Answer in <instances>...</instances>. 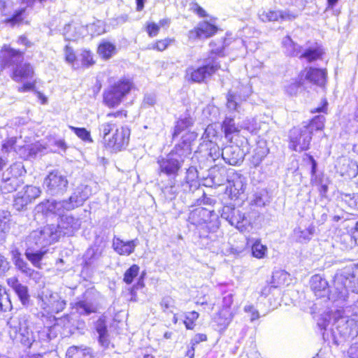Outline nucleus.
Masks as SVG:
<instances>
[{"mask_svg":"<svg viewBox=\"0 0 358 358\" xmlns=\"http://www.w3.org/2000/svg\"><path fill=\"white\" fill-rule=\"evenodd\" d=\"M314 231L313 227H310L304 230L299 228L295 230V234L296 235L299 241L301 242L303 241L309 240L310 236L314 234Z\"/></svg>","mask_w":358,"mask_h":358,"instance_id":"nucleus-45","label":"nucleus"},{"mask_svg":"<svg viewBox=\"0 0 358 358\" xmlns=\"http://www.w3.org/2000/svg\"><path fill=\"white\" fill-rule=\"evenodd\" d=\"M199 315V313L196 310H192L185 313L182 322L187 330H194L195 329Z\"/></svg>","mask_w":358,"mask_h":358,"instance_id":"nucleus-31","label":"nucleus"},{"mask_svg":"<svg viewBox=\"0 0 358 358\" xmlns=\"http://www.w3.org/2000/svg\"><path fill=\"white\" fill-rule=\"evenodd\" d=\"M224 159L227 164L232 166L240 165L244 159V152L237 144L227 147L223 153Z\"/></svg>","mask_w":358,"mask_h":358,"instance_id":"nucleus-18","label":"nucleus"},{"mask_svg":"<svg viewBox=\"0 0 358 358\" xmlns=\"http://www.w3.org/2000/svg\"><path fill=\"white\" fill-rule=\"evenodd\" d=\"M244 311L250 314V320L255 321L259 318V313L253 306H248L244 308Z\"/></svg>","mask_w":358,"mask_h":358,"instance_id":"nucleus-55","label":"nucleus"},{"mask_svg":"<svg viewBox=\"0 0 358 358\" xmlns=\"http://www.w3.org/2000/svg\"><path fill=\"white\" fill-rule=\"evenodd\" d=\"M175 42L174 38L166 37L155 40L147 49L155 52H162L167 50Z\"/></svg>","mask_w":358,"mask_h":358,"instance_id":"nucleus-28","label":"nucleus"},{"mask_svg":"<svg viewBox=\"0 0 358 358\" xmlns=\"http://www.w3.org/2000/svg\"><path fill=\"white\" fill-rule=\"evenodd\" d=\"M17 43L19 45H24L25 48H30L34 45V43L24 34L20 35L17 37Z\"/></svg>","mask_w":358,"mask_h":358,"instance_id":"nucleus-56","label":"nucleus"},{"mask_svg":"<svg viewBox=\"0 0 358 358\" xmlns=\"http://www.w3.org/2000/svg\"><path fill=\"white\" fill-rule=\"evenodd\" d=\"M208 340V336L206 334L198 333L195 334L194 337L190 340V344L195 346L202 342H206Z\"/></svg>","mask_w":358,"mask_h":358,"instance_id":"nucleus-54","label":"nucleus"},{"mask_svg":"<svg viewBox=\"0 0 358 358\" xmlns=\"http://www.w3.org/2000/svg\"><path fill=\"white\" fill-rule=\"evenodd\" d=\"M159 306L164 313H171L173 309L176 308V301L171 296H164L159 302Z\"/></svg>","mask_w":358,"mask_h":358,"instance_id":"nucleus-39","label":"nucleus"},{"mask_svg":"<svg viewBox=\"0 0 358 358\" xmlns=\"http://www.w3.org/2000/svg\"><path fill=\"white\" fill-rule=\"evenodd\" d=\"M17 143V138L15 136L6 138L1 144V150L3 152L8 153L14 150Z\"/></svg>","mask_w":358,"mask_h":358,"instance_id":"nucleus-44","label":"nucleus"},{"mask_svg":"<svg viewBox=\"0 0 358 358\" xmlns=\"http://www.w3.org/2000/svg\"><path fill=\"white\" fill-rule=\"evenodd\" d=\"M252 256L257 259H263L267 253V247L261 243L260 239L255 241L251 246Z\"/></svg>","mask_w":358,"mask_h":358,"instance_id":"nucleus-32","label":"nucleus"},{"mask_svg":"<svg viewBox=\"0 0 358 358\" xmlns=\"http://www.w3.org/2000/svg\"><path fill=\"white\" fill-rule=\"evenodd\" d=\"M95 329L99 334V341L103 343L107 336V326L105 317H99L95 324Z\"/></svg>","mask_w":358,"mask_h":358,"instance_id":"nucleus-37","label":"nucleus"},{"mask_svg":"<svg viewBox=\"0 0 358 358\" xmlns=\"http://www.w3.org/2000/svg\"><path fill=\"white\" fill-rule=\"evenodd\" d=\"M310 287L315 295L318 297L324 296L326 293L329 292L327 281L318 274L311 277L310 280Z\"/></svg>","mask_w":358,"mask_h":358,"instance_id":"nucleus-24","label":"nucleus"},{"mask_svg":"<svg viewBox=\"0 0 358 358\" xmlns=\"http://www.w3.org/2000/svg\"><path fill=\"white\" fill-rule=\"evenodd\" d=\"M140 266L137 264H132L124 272L123 282L127 285H131L134 279L138 275Z\"/></svg>","mask_w":358,"mask_h":358,"instance_id":"nucleus-34","label":"nucleus"},{"mask_svg":"<svg viewBox=\"0 0 358 358\" xmlns=\"http://www.w3.org/2000/svg\"><path fill=\"white\" fill-rule=\"evenodd\" d=\"M171 23V18L167 17L160 19L158 23L149 21L145 24V30L150 38H155L159 35L161 28L166 29Z\"/></svg>","mask_w":358,"mask_h":358,"instance_id":"nucleus-25","label":"nucleus"},{"mask_svg":"<svg viewBox=\"0 0 358 358\" xmlns=\"http://www.w3.org/2000/svg\"><path fill=\"white\" fill-rule=\"evenodd\" d=\"M8 160L6 158L0 156V178H3L6 172L8 175L11 174L13 169V165L8 166Z\"/></svg>","mask_w":358,"mask_h":358,"instance_id":"nucleus-47","label":"nucleus"},{"mask_svg":"<svg viewBox=\"0 0 358 358\" xmlns=\"http://www.w3.org/2000/svg\"><path fill=\"white\" fill-rule=\"evenodd\" d=\"M223 52L224 48L211 50L210 55L203 59L202 65L197 67H189L185 72L186 80L192 83H206L222 69L220 62L211 55L224 56Z\"/></svg>","mask_w":358,"mask_h":358,"instance_id":"nucleus-3","label":"nucleus"},{"mask_svg":"<svg viewBox=\"0 0 358 358\" xmlns=\"http://www.w3.org/2000/svg\"><path fill=\"white\" fill-rule=\"evenodd\" d=\"M41 191L39 188L33 185H27L22 194L25 199L31 203L35 199L39 196Z\"/></svg>","mask_w":358,"mask_h":358,"instance_id":"nucleus-38","label":"nucleus"},{"mask_svg":"<svg viewBox=\"0 0 358 358\" xmlns=\"http://www.w3.org/2000/svg\"><path fill=\"white\" fill-rule=\"evenodd\" d=\"M0 179L2 180L0 190L4 194L15 192L23 184L22 179L13 174L8 176H4L3 178Z\"/></svg>","mask_w":358,"mask_h":358,"instance_id":"nucleus-23","label":"nucleus"},{"mask_svg":"<svg viewBox=\"0 0 358 358\" xmlns=\"http://www.w3.org/2000/svg\"><path fill=\"white\" fill-rule=\"evenodd\" d=\"M196 139H194V134L186 133L184 139H180L173 148L169 152L170 155L185 157L192 153V145Z\"/></svg>","mask_w":358,"mask_h":358,"instance_id":"nucleus-16","label":"nucleus"},{"mask_svg":"<svg viewBox=\"0 0 358 358\" xmlns=\"http://www.w3.org/2000/svg\"><path fill=\"white\" fill-rule=\"evenodd\" d=\"M220 127L227 141L231 144H238L243 138L241 134V129L236 124L234 117H226L221 122Z\"/></svg>","mask_w":358,"mask_h":358,"instance_id":"nucleus-11","label":"nucleus"},{"mask_svg":"<svg viewBox=\"0 0 358 358\" xmlns=\"http://www.w3.org/2000/svg\"><path fill=\"white\" fill-rule=\"evenodd\" d=\"M13 264L16 268L23 273L28 277H31L34 273V270L32 269L28 263L21 257L20 252L17 251L13 257Z\"/></svg>","mask_w":358,"mask_h":358,"instance_id":"nucleus-27","label":"nucleus"},{"mask_svg":"<svg viewBox=\"0 0 358 358\" xmlns=\"http://www.w3.org/2000/svg\"><path fill=\"white\" fill-rule=\"evenodd\" d=\"M259 17L264 22H276L279 20V13L277 10H269L262 12Z\"/></svg>","mask_w":358,"mask_h":358,"instance_id":"nucleus-42","label":"nucleus"},{"mask_svg":"<svg viewBox=\"0 0 358 358\" xmlns=\"http://www.w3.org/2000/svg\"><path fill=\"white\" fill-rule=\"evenodd\" d=\"M134 88V84L131 79L121 78L104 90L102 102L108 108H117Z\"/></svg>","mask_w":358,"mask_h":358,"instance_id":"nucleus-4","label":"nucleus"},{"mask_svg":"<svg viewBox=\"0 0 358 358\" xmlns=\"http://www.w3.org/2000/svg\"><path fill=\"white\" fill-rule=\"evenodd\" d=\"M69 128L73 131L78 138L84 142L92 143L93 139L91 136V133L85 127H76L73 126H69Z\"/></svg>","mask_w":358,"mask_h":358,"instance_id":"nucleus-35","label":"nucleus"},{"mask_svg":"<svg viewBox=\"0 0 358 358\" xmlns=\"http://www.w3.org/2000/svg\"><path fill=\"white\" fill-rule=\"evenodd\" d=\"M303 160L307 164H310V165H311L310 173L312 176H314L316 173L317 162L315 160V159L313 158V157L309 154H306L304 157L303 158Z\"/></svg>","mask_w":358,"mask_h":358,"instance_id":"nucleus-52","label":"nucleus"},{"mask_svg":"<svg viewBox=\"0 0 358 358\" xmlns=\"http://www.w3.org/2000/svg\"><path fill=\"white\" fill-rule=\"evenodd\" d=\"M131 132L128 126L118 127L117 122L111 120L100 126L101 143L105 150L111 152H121L129 145Z\"/></svg>","mask_w":358,"mask_h":358,"instance_id":"nucleus-2","label":"nucleus"},{"mask_svg":"<svg viewBox=\"0 0 358 358\" xmlns=\"http://www.w3.org/2000/svg\"><path fill=\"white\" fill-rule=\"evenodd\" d=\"M80 56L81 64L83 67L88 68L94 65L96 62L94 59L92 52L88 49H83L81 52Z\"/></svg>","mask_w":358,"mask_h":358,"instance_id":"nucleus-40","label":"nucleus"},{"mask_svg":"<svg viewBox=\"0 0 358 358\" xmlns=\"http://www.w3.org/2000/svg\"><path fill=\"white\" fill-rule=\"evenodd\" d=\"M45 181L48 188L51 191L63 190L68 184L66 178L57 172H50L48 175Z\"/></svg>","mask_w":358,"mask_h":358,"instance_id":"nucleus-22","label":"nucleus"},{"mask_svg":"<svg viewBox=\"0 0 358 358\" xmlns=\"http://www.w3.org/2000/svg\"><path fill=\"white\" fill-rule=\"evenodd\" d=\"M223 302L224 304L213 319L216 326L221 330L226 329L234 317V313L231 310V305L233 303L232 296L230 295L224 297Z\"/></svg>","mask_w":358,"mask_h":358,"instance_id":"nucleus-10","label":"nucleus"},{"mask_svg":"<svg viewBox=\"0 0 358 358\" xmlns=\"http://www.w3.org/2000/svg\"><path fill=\"white\" fill-rule=\"evenodd\" d=\"M182 162L183 160L179 161L168 154L165 157H161L157 160L159 174H164L167 177L176 178L181 171Z\"/></svg>","mask_w":358,"mask_h":358,"instance_id":"nucleus-9","label":"nucleus"},{"mask_svg":"<svg viewBox=\"0 0 358 358\" xmlns=\"http://www.w3.org/2000/svg\"><path fill=\"white\" fill-rule=\"evenodd\" d=\"M25 13V8L17 9L10 16L5 18L3 20V23L10 27L22 24L24 22Z\"/></svg>","mask_w":358,"mask_h":358,"instance_id":"nucleus-29","label":"nucleus"},{"mask_svg":"<svg viewBox=\"0 0 358 358\" xmlns=\"http://www.w3.org/2000/svg\"><path fill=\"white\" fill-rule=\"evenodd\" d=\"M68 201L66 200L55 201L47 200L41 203V212L43 215L48 216L50 215H60L64 212V209L69 210L66 207Z\"/></svg>","mask_w":358,"mask_h":358,"instance_id":"nucleus-20","label":"nucleus"},{"mask_svg":"<svg viewBox=\"0 0 358 358\" xmlns=\"http://www.w3.org/2000/svg\"><path fill=\"white\" fill-rule=\"evenodd\" d=\"M6 282L13 289L23 305L29 303V294L28 287L26 285L21 284L17 277L8 278Z\"/></svg>","mask_w":358,"mask_h":358,"instance_id":"nucleus-21","label":"nucleus"},{"mask_svg":"<svg viewBox=\"0 0 358 358\" xmlns=\"http://www.w3.org/2000/svg\"><path fill=\"white\" fill-rule=\"evenodd\" d=\"M328 103L326 99H323L321 105L317 108L310 110V113L314 114L317 113H327Z\"/></svg>","mask_w":358,"mask_h":358,"instance_id":"nucleus-57","label":"nucleus"},{"mask_svg":"<svg viewBox=\"0 0 358 358\" xmlns=\"http://www.w3.org/2000/svg\"><path fill=\"white\" fill-rule=\"evenodd\" d=\"M24 55V51L14 48L10 44H3L0 48V69L3 70L13 65L17 59H22Z\"/></svg>","mask_w":358,"mask_h":358,"instance_id":"nucleus-13","label":"nucleus"},{"mask_svg":"<svg viewBox=\"0 0 358 358\" xmlns=\"http://www.w3.org/2000/svg\"><path fill=\"white\" fill-rule=\"evenodd\" d=\"M325 117L317 115L304 122L301 126H295L288 133V148L294 152H301L310 148L313 136L324 129Z\"/></svg>","mask_w":358,"mask_h":358,"instance_id":"nucleus-1","label":"nucleus"},{"mask_svg":"<svg viewBox=\"0 0 358 358\" xmlns=\"http://www.w3.org/2000/svg\"><path fill=\"white\" fill-rule=\"evenodd\" d=\"M317 186V189L321 194V195H324V194L327 192L328 187L327 185H322V184H316Z\"/></svg>","mask_w":358,"mask_h":358,"instance_id":"nucleus-63","label":"nucleus"},{"mask_svg":"<svg viewBox=\"0 0 358 358\" xmlns=\"http://www.w3.org/2000/svg\"><path fill=\"white\" fill-rule=\"evenodd\" d=\"M226 220L231 226H234L241 232L245 231L250 225V222L247 219L244 213L233 208L227 215Z\"/></svg>","mask_w":358,"mask_h":358,"instance_id":"nucleus-15","label":"nucleus"},{"mask_svg":"<svg viewBox=\"0 0 358 358\" xmlns=\"http://www.w3.org/2000/svg\"><path fill=\"white\" fill-rule=\"evenodd\" d=\"M185 357L187 358H194V357H195V346H194L189 343V345L187 346V349L185 352Z\"/></svg>","mask_w":358,"mask_h":358,"instance_id":"nucleus-60","label":"nucleus"},{"mask_svg":"<svg viewBox=\"0 0 358 358\" xmlns=\"http://www.w3.org/2000/svg\"><path fill=\"white\" fill-rule=\"evenodd\" d=\"M192 10L196 14H197L198 16L200 17H206L208 16L206 11L197 3H193Z\"/></svg>","mask_w":358,"mask_h":358,"instance_id":"nucleus-59","label":"nucleus"},{"mask_svg":"<svg viewBox=\"0 0 358 358\" xmlns=\"http://www.w3.org/2000/svg\"><path fill=\"white\" fill-rule=\"evenodd\" d=\"M75 306L76 308L83 309L86 315H90L96 312V308L84 300L77 301L75 304Z\"/></svg>","mask_w":358,"mask_h":358,"instance_id":"nucleus-48","label":"nucleus"},{"mask_svg":"<svg viewBox=\"0 0 358 358\" xmlns=\"http://www.w3.org/2000/svg\"><path fill=\"white\" fill-rule=\"evenodd\" d=\"M279 20H292L297 17V15L289 11H278Z\"/></svg>","mask_w":358,"mask_h":358,"instance_id":"nucleus-58","label":"nucleus"},{"mask_svg":"<svg viewBox=\"0 0 358 358\" xmlns=\"http://www.w3.org/2000/svg\"><path fill=\"white\" fill-rule=\"evenodd\" d=\"M34 75V69L29 62L16 66L10 73V78L17 83L31 78Z\"/></svg>","mask_w":358,"mask_h":358,"instance_id":"nucleus-19","label":"nucleus"},{"mask_svg":"<svg viewBox=\"0 0 358 358\" xmlns=\"http://www.w3.org/2000/svg\"><path fill=\"white\" fill-rule=\"evenodd\" d=\"M46 254L45 250H40L34 252L26 251V258L37 268H41V260Z\"/></svg>","mask_w":358,"mask_h":358,"instance_id":"nucleus-33","label":"nucleus"},{"mask_svg":"<svg viewBox=\"0 0 358 358\" xmlns=\"http://www.w3.org/2000/svg\"><path fill=\"white\" fill-rule=\"evenodd\" d=\"M189 220L194 225H203L209 232L215 231L220 227L219 217L213 206L196 207L190 212Z\"/></svg>","mask_w":358,"mask_h":358,"instance_id":"nucleus-6","label":"nucleus"},{"mask_svg":"<svg viewBox=\"0 0 358 358\" xmlns=\"http://www.w3.org/2000/svg\"><path fill=\"white\" fill-rule=\"evenodd\" d=\"M234 95L233 94H229L227 96V104L229 106L230 105H233V107H234V109H236V107H237V103L235 101V99H234Z\"/></svg>","mask_w":358,"mask_h":358,"instance_id":"nucleus-62","label":"nucleus"},{"mask_svg":"<svg viewBox=\"0 0 358 358\" xmlns=\"http://www.w3.org/2000/svg\"><path fill=\"white\" fill-rule=\"evenodd\" d=\"M220 30V29L215 24L203 20L188 31L187 37L191 41L207 39L215 36Z\"/></svg>","mask_w":358,"mask_h":358,"instance_id":"nucleus-8","label":"nucleus"},{"mask_svg":"<svg viewBox=\"0 0 358 358\" xmlns=\"http://www.w3.org/2000/svg\"><path fill=\"white\" fill-rule=\"evenodd\" d=\"M29 203H30L25 199L24 196L19 193L13 200V206L15 210L22 211Z\"/></svg>","mask_w":358,"mask_h":358,"instance_id":"nucleus-43","label":"nucleus"},{"mask_svg":"<svg viewBox=\"0 0 358 358\" xmlns=\"http://www.w3.org/2000/svg\"><path fill=\"white\" fill-rule=\"evenodd\" d=\"M286 38L288 43H285L284 46L287 48H292L289 50L290 56L298 57L299 59H305L308 63L315 62L323 59L325 53L324 50L318 43L308 41L307 43L309 45L303 52H301L300 47H298L297 44L289 36H287Z\"/></svg>","mask_w":358,"mask_h":358,"instance_id":"nucleus-5","label":"nucleus"},{"mask_svg":"<svg viewBox=\"0 0 358 358\" xmlns=\"http://www.w3.org/2000/svg\"><path fill=\"white\" fill-rule=\"evenodd\" d=\"M344 283L353 292L358 294V270L346 276Z\"/></svg>","mask_w":358,"mask_h":358,"instance_id":"nucleus-41","label":"nucleus"},{"mask_svg":"<svg viewBox=\"0 0 358 358\" xmlns=\"http://www.w3.org/2000/svg\"><path fill=\"white\" fill-rule=\"evenodd\" d=\"M88 27L92 36H101L106 32L105 23L100 20H96L90 23Z\"/></svg>","mask_w":358,"mask_h":358,"instance_id":"nucleus-36","label":"nucleus"},{"mask_svg":"<svg viewBox=\"0 0 358 358\" xmlns=\"http://www.w3.org/2000/svg\"><path fill=\"white\" fill-rule=\"evenodd\" d=\"M97 53L102 59L108 60L117 53V48L114 43L104 40L98 45Z\"/></svg>","mask_w":358,"mask_h":358,"instance_id":"nucleus-26","label":"nucleus"},{"mask_svg":"<svg viewBox=\"0 0 358 358\" xmlns=\"http://www.w3.org/2000/svg\"><path fill=\"white\" fill-rule=\"evenodd\" d=\"M289 278V274L285 271H275L272 273L271 279L268 284L262 289L261 294L266 296L273 289L280 288L288 285Z\"/></svg>","mask_w":358,"mask_h":358,"instance_id":"nucleus-14","label":"nucleus"},{"mask_svg":"<svg viewBox=\"0 0 358 358\" xmlns=\"http://www.w3.org/2000/svg\"><path fill=\"white\" fill-rule=\"evenodd\" d=\"M136 240L124 241L119 237H113L112 247L114 251L120 256H129L136 248Z\"/></svg>","mask_w":358,"mask_h":358,"instance_id":"nucleus-17","label":"nucleus"},{"mask_svg":"<svg viewBox=\"0 0 358 358\" xmlns=\"http://www.w3.org/2000/svg\"><path fill=\"white\" fill-rule=\"evenodd\" d=\"M36 89V81L27 82L17 88L19 92L23 93L29 91H34Z\"/></svg>","mask_w":358,"mask_h":358,"instance_id":"nucleus-53","label":"nucleus"},{"mask_svg":"<svg viewBox=\"0 0 358 358\" xmlns=\"http://www.w3.org/2000/svg\"><path fill=\"white\" fill-rule=\"evenodd\" d=\"M268 150L265 147L257 146L250 159V164L254 166H258L267 155Z\"/></svg>","mask_w":358,"mask_h":358,"instance_id":"nucleus-30","label":"nucleus"},{"mask_svg":"<svg viewBox=\"0 0 358 358\" xmlns=\"http://www.w3.org/2000/svg\"><path fill=\"white\" fill-rule=\"evenodd\" d=\"M344 201L348 203V205L358 210V194L350 196L349 194L345 195Z\"/></svg>","mask_w":358,"mask_h":358,"instance_id":"nucleus-51","label":"nucleus"},{"mask_svg":"<svg viewBox=\"0 0 358 358\" xmlns=\"http://www.w3.org/2000/svg\"><path fill=\"white\" fill-rule=\"evenodd\" d=\"M108 118L119 119L120 120H125L128 117V112L124 109H119L115 111L110 112L106 115Z\"/></svg>","mask_w":358,"mask_h":358,"instance_id":"nucleus-50","label":"nucleus"},{"mask_svg":"<svg viewBox=\"0 0 358 358\" xmlns=\"http://www.w3.org/2000/svg\"><path fill=\"white\" fill-rule=\"evenodd\" d=\"M136 358H156L148 347H141L135 352Z\"/></svg>","mask_w":358,"mask_h":358,"instance_id":"nucleus-49","label":"nucleus"},{"mask_svg":"<svg viewBox=\"0 0 358 358\" xmlns=\"http://www.w3.org/2000/svg\"><path fill=\"white\" fill-rule=\"evenodd\" d=\"M193 125L194 120L190 115L178 118L174 123L171 134L172 140L176 139L178 137H180V139H184L186 136V133L194 134V139H196L197 134L191 130Z\"/></svg>","mask_w":358,"mask_h":358,"instance_id":"nucleus-12","label":"nucleus"},{"mask_svg":"<svg viewBox=\"0 0 358 358\" xmlns=\"http://www.w3.org/2000/svg\"><path fill=\"white\" fill-rule=\"evenodd\" d=\"M349 354L352 358H358V345H352L349 349Z\"/></svg>","mask_w":358,"mask_h":358,"instance_id":"nucleus-61","label":"nucleus"},{"mask_svg":"<svg viewBox=\"0 0 358 358\" xmlns=\"http://www.w3.org/2000/svg\"><path fill=\"white\" fill-rule=\"evenodd\" d=\"M352 236L356 241H358V222L356 223L355 226L352 229L351 231Z\"/></svg>","mask_w":358,"mask_h":358,"instance_id":"nucleus-64","label":"nucleus"},{"mask_svg":"<svg viewBox=\"0 0 358 358\" xmlns=\"http://www.w3.org/2000/svg\"><path fill=\"white\" fill-rule=\"evenodd\" d=\"M305 80H308L311 84L317 86H322L325 84L327 80L326 71L324 69L309 67L301 71L298 78L294 80L289 87L292 88H297L303 86Z\"/></svg>","mask_w":358,"mask_h":358,"instance_id":"nucleus-7","label":"nucleus"},{"mask_svg":"<svg viewBox=\"0 0 358 358\" xmlns=\"http://www.w3.org/2000/svg\"><path fill=\"white\" fill-rule=\"evenodd\" d=\"M64 59L69 64H73L77 60V56L73 48L69 45H66L64 48Z\"/></svg>","mask_w":358,"mask_h":358,"instance_id":"nucleus-46","label":"nucleus"}]
</instances>
